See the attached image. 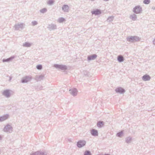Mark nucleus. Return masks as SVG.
I'll return each instance as SVG.
<instances>
[{
    "label": "nucleus",
    "instance_id": "obj_34",
    "mask_svg": "<svg viewBox=\"0 0 155 155\" xmlns=\"http://www.w3.org/2000/svg\"><path fill=\"white\" fill-rule=\"evenodd\" d=\"M150 0H144L143 1V3L146 5L149 4L150 2Z\"/></svg>",
    "mask_w": 155,
    "mask_h": 155
},
{
    "label": "nucleus",
    "instance_id": "obj_14",
    "mask_svg": "<svg viewBox=\"0 0 155 155\" xmlns=\"http://www.w3.org/2000/svg\"><path fill=\"white\" fill-rule=\"evenodd\" d=\"M47 153L46 152H43L41 151H37V152L32 153L30 155H47Z\"/></svg>",
    "mask_w": 155,
    "mask_h": 155
},
{
    "label": "nucleus",
    "instance_id": "obj_19",
    "mask_svg": "<svg viewBox=\"0 0 155 155\" xmlns=\"http://www.w3.org/2000/svg\"><path fill=\"white\" fill-rule=\"evenodd\" d=\"M44 75H36L35 78V79L38 81H39L41 80H43L44 78Z\"/></svg>",
    "mask_w": 155,
    "mask_h": 155
},
{
    "label": "nucleus",
    "instance_id": "obj_24",
    "mask_svg": "<svg viewBox=\"0 0 155 155\" xmlns=\"http://www.w3.org/2000/svg\"><path fill=\"white\" fill-rule=\"evenodd\" d=\"M132 140V138L131 137H127L125 139V141L127 143H130Z\"/></svg>",
    "mask_w": 155,
    "mask_h": 155
},
{
    "label": "nucleus",
    "instance_id": "obj_29",
    "mask_svg": "<svg viewBox=\"0 0 155 155\" xmlns=\"http://www.w3.org/2000/svg\"><path fill=\"white\" fill-rule=\"evenodd\" d=\"M84 155H92V154L89 150H86L84 152Z\"/></svg>",
    "mask_w": 155,
    "mask_h": 155
},
{
    "label": "nucleus",
    "instance_id": "obj_36",
    "mask_svg": "<svg viewBox=\"0 0 155 155\" xmlns=\"http://www.w3.org/2000/svg\"><path fill=\"white\" fill-rule=\"evenodd\" d=\"M38 23L37 21H32L31 22L32 25L33 26H35V25H36L38 24Z\"/></svg>",
    "mask_w": 155,
    "mask_h": 155
},
{
    "label": "nucleus",
    "instance_id": "obj_7",
    "mask_svg": "<svg viewBox=\"0 0 155 155\" xmlns=\"http://www.w3.org/2000/svg\"><path fill=\"white\" fill-rule=\"evenodd\" d=\"M86 144V141L84 140H80L77 142V146L79 148H81L84 146Z\"/></svg>",
    "mask_w": 155,
    "mask_h": 155
},
{
    "label": "nucleus",
    "instance_id": "obj_41",
    "mask_svg": "<svg viewBox=\"0 0 155 155\" xmlns=\"http://www.w3.org/2000/svg\"><path fill=\"white\" fill-rule=\"evenodd\" d=\"M104 0V1H106H106H109V0Z\"/></svg>",
    "mask_w": 155,
    "mask_h": 155
},
{
    "label": "nucleus",
    "instance_id": "obj_18",
    "mask_svg": "<svg viewBox=\"0 0 155 155\" xmlns=\"http://www.w3.org/2000/svg\"><path fill=\"white\" fill-rule=\"evenodd\" d=\"M15 58L14 56H12L7 59H3L2 60V62H8L11 61L12 60Z\"/></svg>",
    "mask_w": 155,
    "mask_h": 155
},
{
    "label": "nucleus",
    "instance_id": "obj_28",
    "mask_svg": "<svg viewBox=\"0 0 155 155\" xmlns=\"http://www.w3.org/2000/svg\"><path fill=\"white\" fill-rule=\"evenodd\" d=\"M123 131H121L120 132L117 133L116 134V135L118 137H121L123 136Z\"/></svg>",
    "mask_w": 155,
    "mask_h": 155
},
{
    "label": "nucleus",
    "instance_id": "obj_35",
    "mask_svg": "<svg viewBox=\"0 0 155 155\" xmlns=\"http://www.w3.org/2000/svg\"><path fill=\"white\" fill-rule=\"evenodd\" d=\"M43 87L41 86H38L35 87V88L37 90H41L42 89Z\"/></svg>",
    "mask_w": 155,
    "mask_h": 155
},
{
    "label": "nucleus",
    "instance_id": "obj_17",
    "mask_svg": "<svg viewBox=\"0 0 155 155\" xmlns=\"http://www.w3.org/2000/svg\"><path fill=\"white\" fill-rule=\"evenodd\" d=\"M9 115L6 114L0 117V122H2L7 119L9 117Z\"/></svg>",
    "mask_w": 155,
    "mask_h": 155
},
{
    "label": "nucleus",
    "instance_id": "obj_8",
    "mask_svg": "<svg viewBox=\"0 0 155 155\" xmlns=\"http://www.w3.org/2000/svg\"><path fill=\"white\" fill-rule=\"evenodd\" d=\"M2 94L7 98L10 97L11 95L10 90L8 89L4 90L2 93Z\"/></svg>",
    "mask_w": 155,
    "mask_h": 155
},
{
    "label": "nucleus",
    "instance_id": "obj_6",
    "mask_svg": "<svg viewBox=\"0 0 155 155\" xmlns=\"http://www.w3.org/2000/svg\"><path fill=\"white\" fill-rule=\"evenodd\" d=\"M25 26V24L23 23H21L20 24H15L14 25V27L15 28V30H19L20 29H22L24 28V26Z\"/></svg>",
    "mask_w": 155,
    "mask_h": 155
},
{
    "label": "nucleus",
    "instance_id": "obj_1",
    "mask_svg": "<svg viewBox=\"0 0 155 155\" xmlns=\"http://www.w3.org/2000/svg\"><path fill=\"white\" fill-rule=\"evenodd\" d=\"M127 40L130 42H134L140 41V38L136 36H129L127 38Z\"/></svg>",
    "mask_w": 155,
    "mask_h": 155
},
{
    "label": "nucleus",
    "instance_id": "obj_20",
    "mask_svg": "<svg viewBox=\"0 0 155 155\" xmlns=\"http://www.w3.org/2000/svg\"><path fill=\"white\" fill-rule=\"evenodd\" d=\"M62 9L64 12H68L69 7L68 5H63Z\"/></svg>",
    "mask_w": 155,
    "mask_h": 155
},
{
    "label": "nucleus",
    "instance_id": "obj_27",
    "mask_svg": "<svg viewBox=\"0 0 155 155\" xmlns=\"http://www.w3.org/2000/svg\"><path fill=\"white\" fill-rule=\"evenodd\" d=\"M83 73L84 75L85 76L87 77H90L91 76L90 73L87 71H84Z\"/></svg>",
    "mask_w": 155,
    "mask_h": 155
},
{
    "label": "nucleus",
    "instance_id": "obj_30",
    "mask_svg": "<svg viewBox=\"0 0 155 155\" xmlns=\"http://www.w3.org/2000/svg\"><path fill=\"white\" fill-rule=\"evenodd\" d=\"M54 3V0H48L47 2V4L48 5H53Z\"/></svg>",
    "mask_w": 155,
    "mask_h": 155
},
{
    "label": "nucleus",
    "instance_id": "obj_38",
    "mask_svg": "<svg viewBox=\"0 0 155 155\" xmlns=\"http://www.w3.org/2000/svg\"><path fill=\"white\" fill-rule=\"evenodd\" d=\"M12 78V77H9V81H10L11 80Z\"/></svg>",
    "mask_w": 155,
    "mask_h": 155
},
{
    "label": "nucleus",
    "instance_id": "obj_21",
    "mask_svg": "<svg viewBox=\"0 0 155 155\" xmlns=\"http://www.w3.org/2000/svg\"><path fill=\"white\" fill-rule=\"evenodd\" d=\"M104 123L103 121H99L97 122V125L98 127L101 128L104 125Z\"/></svg>",
    "mask_w": 155,
    "mask_h": 155
},
{
    "label": "nucleus",
    "instance_id": "obj_10",
    "mask_svg": "<svg viewBox=\"0 0 155 155\" xmlns=\"http://www.w3.org/2000/svg\"><path fill=\"white\" fill-rule=\"evenodd\" d=\"M69 92L71 94L75 96L77 95L78 91L76 88H74L70 89Z\"/></svg>",
    "mask_w": 155,
    "mask_h": 155
},
{
    "label": "nucleus",
    "instance_id": "obj_11",
    "mask_svg": "<svg viewBox=\"0 0 155 155\" xmlns=\"http://www.w3.org/2000/svg\"><path fill=\"white\" fill-rule=\"evenodd\" d=\"M47 28L49 31H52L57 29V26L55 24H49L48 25Z\"/></svg>",
    "mask_w": 155,
    "mask_h": 155
},
{
    "label": "nucleus",
    "instance_id": "obj_12",
    "mask_svg": "<svg viewBox=\"0 0 155 155\" xmlns=\"http://www.w3.org/2000/svg\"><path fill=\"white\" fill-rule=\"evenodd\" d=\"M97 57V55L96 54H93L88 56L87 60L89 61L91 60H94Z\"/></svg>",
    "mask_w": 155,
    "mask_h": 155
},
{
    "label": "nucleus",
    "instance_id": "obj_15",
    "mask_svg": "<svg viewBox=\"0 0 155 155\" xmlns=\"http://www.w3.org/2000/svg\"><path fill=\"white\" fill-rule=\"evenodd\" d=\"M91 13L92 15H97L101 14V12L100 10L96 9L95 10L92 11Z\"/></svg>",
    "mask_w": 155,
    "mask_h": 155
},
{
    "label": "nucleus",
    "instance_id": "obj_40",
    "mask_svg": "<svg viewBox=\"0 0 155 155\" xmlns=\"http://www.w3.org/2000/svg\"><path fill=\"white\" fill-rule=\"evenodd\" d=\"M2 137H1V135H0V140H2Z\"/></svg>",
    "mask_w": 155,
    "mask_h": 155
},
{
    "label": "nucleus",
    "instance_id": "obj_9",
    "mask_svg": "<svg viewBox=\"0 0 155 155\" xmlns=\"http://www.w3.org/2000/svg\"><path fill=\"white\" fill-rule=\"evenodd\" d=\"M115 91L117 93L120 94H123L125 92V89L121 87L116 88L115 90Z\"/></svg>",
    "mask_w": 155,
    "mask_h": 155
},
{
    "label": "nucleus",
    "instance_id": "obj_13",
    "mask_svg": "<svg viewBox=\"0 0 155 155\" xmlns=\"http://www.w3.org/2000/svg\"><path fill=\"white\" fill-rule=\"evenodd\" d=\"M90 133L91 135L93 136L96 137L98 136V131L95 129H93L91 130Z\"/></svg>",
    "mask_w": 155,
    "mask_h": 155
},
{
    "label": "nucleus",
    "instance_id": "obj_5",
    "mask_svg": "<svg viewBox=\"0 0 155 155\" xmlns=\"http://www.w3.org/2000/svg\"><path fill=\"white\" fill-rule=\"evenodd\" d=\"M31 79V76H26L22 78L21 82L22 83H27L30 81Z\"/></svg>",
    "mask_w": 155,
    "mask_h": 155
},
{
    "label": "nucleus",
    "instance_id": "obj_25",
    "mask_svg": "<svg viewBox=\"0 0 155 155\" xmlns=\"http://www.w3.org/2000/svg\"><path fill=\"white\" fill-rule=\"evenodd\" d=\"M31 45V44L28 42H25L23 44V46L25 47H30Z\"/></svg>",
    "mask_w": 155,
    "mask_h": 155
},
{
    "label": "nucleus",
    "instance_id": "obj_39",
    "mask_svg": "<svg viewBox=\"0 0 155 155\" xmlns=\"http://www.w3.org/2000/svg\"><path fill=\"white\" fill-rule=\"evenodd\" d=\"M152 9L153 10H155V7L153 6L152 8Z\"/></svg>",
    "mask_w": 155,
    "mask_h": 155
},
{
    "label": "nucleus",
    "instance_id": "obj_16",
    "mask_svg": "<svg viewBox=\"0 0 155 155\" xmlns=\"http://www.w3.org/2000/svg\"><path fill=\"white\" fill-rule=\"evenodd\" d=\"M150 78H151L150 76L147 74L144 75L142 77V80L144 81H149L150 79Z\"/></svg>",
    "mask_w": 155,
    "mask_h": 155
},
{
    "label": "nucleus",
    "instance_id": "obj_3",
    "mask_svg": "<svg viewBox=\"0 0 155 155\" xmlns=\"http://www.w3.org/2000/svg\"><path fill=\"white\" fill-rule=\"evenodd\" d=\"M133 12L135 14H140L142 12V8L140 5L135 7L133 9Z\"/></svg>",
    "mask_w": 155,
    "mask_h": 155
},
{
    "label": "nucleus",
    "instance_id": "obj_23",
    "mask_svg": "<svg viewBox=\"0 0 155 155\" xmlns=\"http://www.w3.org/2000/svg\"><path fill=\"white\" fill-rule=\"evenodd\" d=\"M117 60L119 62H123L124 59L123 56L119 55L117 56Z\"/></svg>",
    "mask_w": 155,
    "mask_h": 155
},
{
    "label": "nucleus",
    "instance_id": "obj_26",
    "mask_svg": "<svg viewBox=\"0 0 155 155\" xmlns=\"http://www.w3.org/2000/svg\"><path fill=\"white\" fill-rule=\"evenodd\" d=\"M114 18V16H109L107 18V21L108 22H110L113 21Z\"/></svg>",
    "mask_w": 155,
    "mask_h": 155
},
{
    "label": "nucleus",
    "instance_id": "obj_33",
    "mask_svg": "<svg viewBox=\"0 0 155 155\" xmlns=\"http://www.w3.org/2000/svg\"><path fill=\"white\" fill-rule=\"evenodd\" d=\"M36 68L38 70H41L42 68V66L41 64H38L36 66Z\"/></svg>",
    "mask_w": 155,
    "mask_h": 155
},
{
    "label": "nucleus",
    "instance_id": "obj_2",
    "mask_svg": "<svg viewBox=\"0 0 155 155\" xmlns=\"http://www.w3.org/2000/svg\"><path fill=\"white\" fill-rule=\"evenodd\" d=\"M13 129V127L10 125L8 124L5 126L3 131L7 133H11L12 132Z\"/></svg>",
    "mask_w": 155,
    "mask_h": 155
},
{
    "label": "nucleus",
    "instance_id": "obj_32",
    "mask_svg": "<svg viewBox=\"0 0 155 155\" xmlns=\"http://www.w3.org/2000/svg\"><path fill=\"white\" fill-rule=\"evenodd\" d=\"M47 11V9L45 8H43L40 10V12L41 13H45Z\"/></svg>",
    "mask_w": 155,
    "mask_h": 155
},
{
    "label": "nucleus",
    "instance_id": "obj_22",
    "mask_svg": "<svg viewBox=\"0 0 155 155\" xmlns=\"http://www.w3.org/2000/svg\"><path fill=\"white\" fill-rule=\"evenodd\" d=\"M130 18L133 21H136L137 19V16L134 13L132 15H130Z\"/></svg>",
    "mask_w": 155,
    "mask_h": 155
},
{
    "label": "nucleus",
    "instance_id": "obj_37",
    "mask_svg": "<svg viewBox=\"0 0 155 155\" xmlns=\"http://www.w3.org/2000/svg\"><path fill=\"white\" fill-rule=\"evenodd\" d=\"M153 44L155 45V38L153 40Z\"/></svg>",
    "mask_w": 155,
    "mask_h": 155
},
{
    "label": "nucleus",
    "instance_id": "obj_31",
    "mask_svg": "<svg viewBox=\"0 0 155 155\" xmlns=\"http://www.w3.org/2000/svg\"><path fill=\"white\" fill-rule=\"evenodd\" d=\"M65 21V19L64 18H63V17H61V18H58V21L59 23H62V22H64V21Z\"/></svg>",
    "mask_w": 155,
    "mask_h": 155
},
{
    "label": "nucleus",
    "instance_id": "obj_4",
    "mask_svg": "<svg viewBox=\"0 0 155 155\" xmlns=\"http://www.w3.org/2000/svg\"><path fill=\"white\" fill-rule=\"evenodd\" d=\"M54 67L57 69L62 70H66L67 69V66L63 64H54Z\"/></svg>",
    "mask_w": 155,
    "mask_h": 155
}]
</instances>
